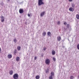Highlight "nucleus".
<instances>
[{"mask_svg": "<svg viewBox=\"0 0 79 79\" xmlns=\"http://www.w3.org/2000/svg\"><path fill=\"white\" fill-rule=\"evenodd\" d=\"M43 0H38V5L40 6L42 5H44V3L43 2Z\"/></svg>", "mask_w": 79, "mask_h": 79, "instance_id": "1", "label": "nucleus"}, {"mask_svg": "<svg viewBox=\"0 0 79 79\" xmlns=\"http://www.w3.org/2000/svg\"><path fill=\"white\" fill-rule=\"evenodd\" d=\"M19 77V76L17 73H15L13 76V77L14 79H18Z\"/></svg>", "mask_w": 79, "mask_h": 79, "instance_id": "2", "label": "nucleus"}, {"mask_svg": "<svg viewBox=\"0 0 79 79\" xmlns=\"http://www.w3.org/2000/svg\"><path fill=\"white\" fill-rule=\"evenodd\" d=\"M0 18H1V22H2V23H3V22L5 20L4 19V17L2 15L0 17Z\"/></svg>", "mask_w": 79, "mask_h": 79, "instance_id": "3", "label": "nucleus"}, {"mask_svg": "<svg viewBox=\"0 0 79 79\" xmlns=\"http://www.w3.org/2000/svg\"><path fill=\"white\" fill-rule=\"evenodd\" d=\"M19 13L20 14H22V13H24V10H23V9H20L19 10Z\"/></svg>", "mask_w": 79, "mask_h": 79, "instance_id": "4", "label": "nucleus"}, {"mask_svg": "<svg viewBox=\"0 0 79 79\" xmlns=\"http://www.w3.org/2000/svg\"><path fill=\"white\" fill-rule=\"evenodd\" d=\"M45 63L47 64H49V63H50V60L47 59L45 61Z\"/></svg>", "mask_w": 79, "mask_h": 79, "instance_id": "5", "label": "nucleus"}, {"mask_svg": "<svg viewBox=\"0 0 79 79\" xmlns=\"http://www.w3.org/2000/svg\"><path fill=\"white\" fill-rule=\"evenodd\" d=\"M69 11H72V12H73V11H74V8L72 7H70L69 8Z\"/></svg>", "mask_w": 79, "mask_h": 79, "instance_id": "6", "label": "nucleus"}, {"mask_svg": "<svg viewBox=\"0 0 79 79\" xmlns=\"http://www.w3.org/2000/svg\"><path fill=\"white\" fill-rule=\"evenodd\" d=\"M45 13V11L43 12L42 13H41V14L40 15L41 17H43L44 16V15Z\"/></svg>", "mask_w": 79, "mask_h": 79, "instance_id": "7", "label": "nucleus"}, {"mask_svg": "<svg viewBox=\"0 0 79 79\" xmlns=\"http://www.w3.org/2000/svg\"><path fill=\"white\" fill-rule=\"evenodd\" d=\"M7 57L8 58H9L10 59V58H12V55L11 54H9L7 56Z\"/></svg>", "mask_w": 79, "mask_h": 79, "instance_id": "8", "label": "nucleus"}, {"mask_svg": "<svg viewBox=\"0 0 79 79\" xmlns=\"http://www.w3.org/2000/svg\"><path fill=\"white\" fill-rule=\"evenodd\" d=\"M47 35L48 36H49V37H51L52 35L51 34V32L50 31H48L47 33Z\"/></svg>", "mask_w": 79, "mask_h": 79, "instance_id": "9", "label": "nucleus"}, {"mask_svg": "<svg viewBox=\"0 0 79 79\" xmlns=\"http://www.w3.org/2000/svg\"><path fill=\"white\" fill-rule=\"evenodd\" d=\"M42 34L43 37H45V36L46 35V34H47V33H46V32H45V31H44L43 32Z\"/></svg>", "mask_w": 79, "mask_h": 79, "instance_id": "10", "label": "nucleus"}, {"mask_svg": "<svg viewBox=\"0 0 79 79\" xmlns=\"http://www.w3.org/2000/svg\"><path fill=\"white\" fill-rule=\"evenodd\" d=\"M52 55H55V53H56L55 51L54 50H53L52 51Z\"/></svg>", "mask_w": 79, "mask_h": 79, "instance_id": "11", "label": "nucleus"}, {"mask_svg": "<svg viewBox=\"0 0 79 79\" xmlns=\"http://www.w3.org/2000/svg\"><path fill=\"white\" fill-rule=\"evenodd\" d=\"M57 40H58V41H60V40H61V37L60 36H59V37H57Z\"/></svg>", "mask_w": 79, "mask_h": 79, "instance_id": "12", "label": "nucleus"}, {"mask_svg": "<svg viewBox=\"0 0 79 79\" xmlns=\"http://www.w3.org/2000/svg\"><path fill=\"white\" fill-rule=\"evenodd\" d=\"M55 73H54V72H52L51 73V76H54V75Z\"/></svg>", "mask_w": 79, "mask_h": 79, "instance_id": "13", "label": "nucleus"}, {"mask_svg": "<svg viewBox=\"0 0 79 79\" xmlns=\"http://www.w3.org/2000/svg\"><path fill=\"white\" fill-rule=\"evenodd\" d=\"M76 18L77 19H79V15L77 14L76 16Z\"/></svg>", "mask_w": 79, "mask_h": 79, "instance_id": "14", "label": "nucleus"}, {"mask_svg": "<svg viewBox=\"0 0 79 79\" xmlns=\"http://www.w3.org/2000/svg\"><path fill=\"white\" fill-rule=\"evenodd\" d=\"M9 73L10 75H12V74H13V72L12 70H11L10 72Z\"/></svg>", "mask_w": 79, "mask_h": 79, "instance_id": "15", "label": "nucleus"}, {"mask_svg": "<svg viewBox=\"0 0 79 79\" xmlns=\"http://www.w3.org/2000/svg\"><path fill=\"white\" fill-rule=\"evenodd\" d=\"M35 78L36 79H39L40 78V76L39 75H37L35 77Z\"/></svg>", "mask_w": 79, "mask_h": 79, "instance_id": "16", "label": "nucleus"}, {"mask_svg": "<svg viewBox=\"0 0 79 79\" xmlns=\"http://www.w3.org/2000/svg\"><path fill=\"white\" fill-rule=\"evenodd\" d=\"M16 60L17 61H19V57H16Z\"/></svg>", "mask_w": 79, "mask_h": 79, "instance_id": "17", "label": "nucleus"}, {"mask_svg": "<svg viewBox=\"0 0 79 79\" xmlns=\"http://www.w3.org/2000/svg\"><path fill=\"white\" fill-rule=\"evenodd\" d=\"M49 72V69L47 68V70H46V73H48Z\"/></svg>", "mask_w": 79, "mask_h": 79, "instance_id": "18", "label": "nucleus"}, {"mask_svg": "<svg viewBox=\"0 0 79 79\" xmlns=\"http://www.w3.org/2000/svg\"><path fill=\"white\" fill-rule=\"evenodd\" d=\"M17 50H20L21 49V47L20 46H18L17 47Z\"/></svg>", "mask_w": 79, "mask_h": 79, "instance_id": "19", "label": "nucleus"}, {"mask_svg": "<svg viewBox=\"0 0 79 79\" xmlns=\"http://www.w3.org/2000/svg\"><path fill=\"white\" fill-rule=\"evenodd\" d=\"M49 79H53V76H52V75H50L49 77Z\"/></svg>", "mask_w": 79, "mask_h": 79, "instance_id": "20", "label": "nucleus"}, {"mask_svg": "<svg viewBox=\"0 0 79 79\" xmlns=\"http://www.w3.org/2000/svg\"><path fill=\"white\" fill-rule=\"evenodd\" d=\"M14 42H15V43H16V42H17V40H16V39H15L14 40Z\"/></svg>", "mask_w": 79, "mask_h": 79, "instance_id": "21", "label": "nucleus"}, {"mask_svg": "<svg viewBox=\"0 0 79 79\" xmlns=\"http://www.w3.org/2000/svg\"><path fill=\"white\" fill-rule=\"evenodd\" d=\"M72 7H74V6H75V5H74V4H72Z\"/></svg>", "mask_w": 79, "mask_h": 79, "instance_id": "22", "label": "nucleus"}, {"mask_svg": "<svg viewBox=\"0 0 79 79\" xmlns=\"http://www.w3.org/2000/svg\"><path fill=\"white\" fill-rule=\"evenodd\" d=\"M74 79V77L73 76H71L70 77V79Z\"/></svg>", "mask_w": 79, "mask_h": 79, "instance_id": "23", "label": "nucleus"}, {"mask_svg": "<svg viewBox=\"0 0 79 79\" xmlns=\"http://www.w3.org/2000/svg\"><path fill=\"white\" fill-rule=\"evenodd\" d=\"M53 60L54 61H56V58H55V57L53 58Z\"/></svg>", "mask_w": 79, "mask_h": 79, "instance_id": "24", "label": "nucleus"}, {"mask_svg": "<svg viewBox=\"0 0 79 79\" xmlns=\"http://www.w3.org/2000/svg\"><path fill=\"white\" fill-rule=\"evenodd\" d=\"M0 5H2V6H3V2H1V3H0Z\"/></svg>", "mask_w": 79, "mask_h": 79, "instance_id": "25", "label": "nucleus"}, {"mask_svg": "<svg viewBox=\"0 0 79 79\" xmlns=\"http://www.w3.org/2000/svg\"><path fill=\"white\" fill-rule=\"evenodd\" d=\"M67 28H69V24H67Z\"/></svg>", "mask_w": 79, "mask_h": 79, "instance_id": "26", "label": "nucleus"}, {"mask_svg": "<svg viewBox=\"0 0 79 79\" xmlns=\"http://www.w3.org/2000/svg\"><path fill=\"white\" fill-rule=\"evenodd\" d=\"M77 48L78 50H79V44H78L77 45Z\"/></svg>", "mask_w": 79, "mask_h": 79, "instance_id": "27", "label": "nucleus"}, {"mask_svg": "<svg viewBox=\"0 0 79 79\" xmlns=\"http://www.w3.org/2000/svg\"><path fill=\"white\" fill-rule=\"evenodd\" d=\"M60 22L59 21L58 22L57 24L59 25V24H60Z\"/></svg>", "mask_w": 79, "mask_h": 79, "instance_id": "28", "label": "nucleus"}, {"mask_svg": "<svg viewBox=\"0 0 79 79\" xmlns=\"http://www.w3.org/2000/svg\"><path fill=\"white\" fill-rule=\"evenodd\" d=\"M16 51H17L16 49H15V50H14L15 53H16Z\"/></svg>", "mask_w": 79, "mask_h": 79, "instance_id": "29", "label": "nucleus"}, {"mask_svg": "<svg viewBox=\"0 0 79 79\" xmlns=\"http://www.w3.org/2000/svg\"><path fill=\"white\" fill-rule=\"evenodd\" d=\"M37 57H35V60L37 59Z\"/></svg>", "mask_w": 79, "mask_h": 79, "instance_id": "30", "label": "nucleus"}, {"mask_svg": "<svg viewBox=\"0 0 79 79\" xmlns=\"http://www.w3.org/2000/svg\"><path fill=\"white\" fill-rule=\"evenodd\" d=\"M66 22H65L64 23V24L65 25H66Z\"/></svg>", "mask_w": 79, "mask_h": 79, "instance_id": "31", "label": "nucleus"}, {"mask_svg": "<svg viewBox=\"0 0 79 79\" xmlns=\"http://www.w3.org/2000/svg\"><path fill=\"white\" fill-rule=\"evenodd\" d=\"M27 15H28V17H30V14H28Z\"/></svg>", "mask_w": 79, "mask_h": 79, "instance_id": "32", "label": "nucleus"}, {"mask_svg": "<svg viewBox=\"0 0 79 79\" xmlns=\"http://www.w3.org/2000/svg\"><path fill=\"white\" fill-rule=\"evenodd\" d=\"M10 0H7V3H9V2H10Z\"/></svg>", "mask_w": 79, "mask_h": 79, "instance_id": "33", "label": "nucleus"}, {"mask_svg": "<svg viewBox=\"0 0 79 79\" xmlns=\"http://www.w3.org/2000/svg\"><path fill=\"white\" fill-rule=\"evenodd\" d=\"M44 51H45V50H46V48H44Z\"/></svg>", "mask_w": 79, "mask_h": 79, "instance_id": "34", "label": "nucleus"}, {"mask_svg": "<svg viewBox=\"0 0 79 79\" xmlns=\"http://www.w3.org/2000/svg\"><path fill=\"white\" fill-rule=\"evenodd\" d=\"M69 2H72L73 0H69Z\"/></svg>", "mask_w": 79, "mask_h": 79, "instance_id": "35", "label": "nucleus"}, {"mask_svg": "<svg viewBox=\"0 0 79 79\" xmlns=\"http://www.w3.org/2000/svg\"><path fill=\"white\" fill-rule=\"evenodd\" d=\"M41 56H42V57H43L44 56V54H43L41 55Z\"/></svg>", "mask_w": 79, "mask_h": 79, "instance_id": "36", "label": "nucleus"}, {"mask_svg": "<svg viewBox=\"0 0 79 79\" xmlns=\"http://www.w3.org/2000/svg\"><path fill=\"white\" fill-rule=\"evenodd\" d=\"M68 40L69 41V39H68Z\"/></svg>", "mask_w": 79, "mask_h": 79, "instance_id": "37", "label": "nucleus"}]
</instances>
